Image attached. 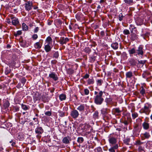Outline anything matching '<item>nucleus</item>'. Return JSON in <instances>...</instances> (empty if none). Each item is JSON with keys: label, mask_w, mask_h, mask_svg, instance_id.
Wrapping results in <instances>:
<instances>
[{"label": "nucleus", "mask_w": 152, "mask_h": 152, "mask_svg": "<svg viewBox=\"0 0 152 152\" xmlns=\"http://www.w3.org/2000/svg\"><path fill=\"white\" fill-rule=\"evenodd\" d=\"M103 92L100 91L98 94L96 95L94 99V102L97 104L100 105L103 102L104 99L102 97Z\"/></svg>", "instance_id": "f257e3e1"}, {"label": "nucleus", "mask_w": 152, "mask_h": 152, "mask_svg": "<svg viewBox=\"0 0 152 152\" xmlns=\"http://www.w3.org/2000/svg\"><path fill=\"white\" fill-rule=\"evenodd\" d=\"M35 132L37 134V137L38 138H40L41 137V135L43 132V130L41 127H37L35 130Z\"/></svg>", "instance_id": "f03ea898"}, {"label": "nucleus", "mask_w": 152, "mask_h": 152, "mask_svg": "<svg viewBox=\"0 0 152 152\" xmlns=\"http://www.w3.org/2000/svg\"><path fill=\"white\" fill-rule=\"evenodd\" d=\"M24 5L26 10L27 11H29L31 10L32 8L33 3L32 1H26Z\"/></svg>", "instance_id": "7ed1b4c3"}, {"label": "nucleus", "mask_w": 152, "mask_h": 152, "mask_svg": "<svg viewBox=\"0 0 152 152\" xmlns=\"http://www.w3.org/2000/svg\"><path fill=\"white\" fill-rule=\"evenodd\" d=\"M69 41V39L68 38L61 37L59 41V42L61 45H63L64 44H66Z\"/></svg>", "instance_id": "20e7f679"}, {"label": "nucleus", "mask_w": 152, "mask_h": 152, "mask_svg": "<svg viewBox=\"0 0 152 152\" xmlns=\"http://www.w3.org/2000/svg\"><path fill=\"white\" fill-rule=\"evenodd\" d=\"M108 141L110 144L113 145L116 144L117 142V139L115 138L110 135L109 137Z\"/></svg>", "instance_id": "39448f33"}, {"label": "nucleus", "mask_w": 152, "mask_h": 152, "mask_svg": "<svg viewBox=\"0 0 152 152\" xmlns=\"http://www.w3.org/2000/svg\"><path fill=\"white\" fill-rule=\"evenodd\" d=\"M70 115L73 118H76L78 117L79 114L77 110H74L71 111Z\"/></svg>", "instance_id": "423d86ee"}, {"label": "nucleus", "mask_w": 152, "mask_h": 152, "mask_svg": "<svg viewBox=\"0 0 152 152\" xmlns=\"http://www.w3.org/2000/svg\"><path fill=\"white\" fill-rule=\"evenodd\" d=\"M136 53L138 55H142L143 54V50L142 47L140 46L136 50Z\"/></svg>", "instance_id": "0eeeda50"}, {"label": "nucleus", "mask_w": 152, "mask_h": 152, "mask_svg": "<svg viewBox=\"0 0 152 152\" xmlns=\"http://www.w3.org/2000/svg\"><path fill=\"white\" fill-rule=\"evenodd\" d=\"M10 18L12 20V24L13 25L15 26L19 23L18 19L17 18L14 17H11Z\"/></svg>", "instance_id": "6e6552de"}, {"label": "nucleus", "mask_w": 152, "mask_h": 152, "mask_svg": "<svg viewBox=\"0 0 152 152\" xmlns=\"http://www.w3.org/2000/svg\"><path fill=\"white\" fill-rule=\"evenodd\" d=\"M49 77L52 78L54 80L56 81L58 79L57 75L54 72H52L49 75Z\"/></svg>", "instance_id": "1a4fd4ad"}, {"label": "nucleus", "mask_w": 152, "mask_h": 152, "mask_svg": "<svg viewBox=\"0 0 152 152\" xmlns=\"http://www.w3.org/2000/svg\"><path fill=\"white\" fill-rule=\"evenodd\" d=\"M70 140H71V138L69 136L64 137L62 140L63 142L66 144L69 143Z\"/></svg>", "instance_id": "9d476101"}, {"label": "nucleus", "mask_w": 152, "mask_h": 152, "mask_svg": "<svg viewBox=\"0 0 152 152\" xmlns=\"http://www.w3.org/2000/svg\"><path fill=\"white\" fill-rule=\"evenodd\" d=\"M131 33H137V29L134 26V25H130V28H129Z\"/></svg>", "instance_id": "9b49d317"}, {"label": "nucleus", "mask_w": 152, "mask_h": 152, "mask_svg": "<svg viewBox=\"0 0 152 152\" xmlns=\"http://www.w3.org/2000/svg\"><path fill=\"white\" fill-rule=\"evenodd\" d=\"M141 110L143 113H145L146 114H148L150 111V109L146 107L145 106H144L143 108H142Z\"/></svg>", "instance_id": "f8f14e48"}, {"label": "nucleus", "mask_w": 152, "mask_h": 152, "mask_svg": "<svg viewBox=\"0 0 152 152\" xmlns=\"http://www.w3.org/2000/svg\"><path fill=\"white\" fill-rule=\"evenodd\" d=\"M133 76V73L132 72L129 71L127 72L126 74V78H131Z\"/></svg>", "instance_id": "ddd939ff"}, {"label": "nucleus", "mask_w": 152, "mask_h": 152, "mask_svg": "<svg viewBox=\"0 0 152 152\" xmlns=\"http://www.w3.org/2000/svg\"><path fill=\"white\" fill-rule=\"evenodd\" d=\"M46 42L45 44L49 45L52 43V40L51 37H48L46 40Z\"/></svg>", "instance_id": "4468645a"}, {"label": "nucleus", "mask_w": 152, "mask_h": 152, "mask_svg": "<svg viewBox=\"0 0 152 152\" xmlns=\"http://www.w3.org/2000/svg\"><path fill=\"white\" fill-rule=\"evenodd\" d=\"M132 34L131 35V39L133 40H134L136 39L137 38V36L136 35V34L137 33H131Z\"/></svg>", "instance_id": "2eb2a0df"}, {"label": "nucleus", "mask_w": 152, "mask_h": 152, "mask_svg": "<svg viewBox=\"0 0 152 152\" xmlns=\"http://www.w3.org/2000/svg\"><path fill=\"white\" fill-rule=\"evenodd\" d=\"M44 48L47 52H48L50 51L51 49V48L49 45L47 44H45Z\"/></svg>", "instance_id": "dca6fc26"}, {"label": "nucleus", "mask_w": 152, "mask_h": 152, "mask_svg": "<svg viewBox=\"0 0 152 152\" xmlns=\"http://www.w3.org/2000/svg\"><path fill=\"white\" fill-rule=\"evenodd\" d=\"M111 47L114 50L117 49L118 47V44L117 42L113 43L111 45Z\"/></svg>", "instance_id": "f3484780"}, {"label": "nucleus", "mask_w": 152, "mask_h": 152, "mask_svg": "<svg viewBox=\"0 0 152 152\" xmlns=\"http://www.w3.org/2000/svg\"><path fill=\"white\" fill-rule=\"evenodd\" d=\"M129 63L132 66H134L136 65L137 62L133 59H131L129 61Z\"/></svg>", "instance_id": "a211bd4d"}, {"label": "nucleus", "mask_w": 152, "mask_h": 152, "mask_svg": "<svg viewBox=\"0 0 152 152\" xmlns=\"http://www.w3.org/2000/svg\"><path fill=\"white\" fill-rule=\"evenodd\" d=\"M142 126L143 128L145 129H147L149 128V124L147 123L144 122L142 124Z\"/></svg>", "instance_id": "6ab92c4d"}, {"label": "nucleus", "mask_w": 152, "mask_h": 152, "mask_svg": "<svg viewBox=\"0 0 152 152\" xmlns=\"http://www.w3.org/2000/svg\"><path fill=\"white\" fill-rule=\"evenodd\" d=\"M80 111H83L84 110V105H81L77 108Z\"/></svg>", "instance_id": "aec40b11"}, {"label": "nucleus", "mask_w": 152, "mask_h": 152, "mask_svg": "<svg viewBox=\"0 0 152 152\" xmlns=\"http://www.w3.org/2000/svg\"><path fill=\"white\" fill-rule=\"evenodd\" d=\"M59 98L61 101H63L66 99V96L65 94H62L59 95Z\"/></svg>", "instance_id": "412c9836"}, {"label": "nucleus", "mask_w": 152, "mask_h": 152, "mask_svg": "<svg viewBox=\"0 0 152 152\" xmlns=\"http://www.w3.org/2000/svg\"><path fill=\"white\" fill-rule=\"evenodd\" d=\"M130 141V139L128 137H127L124 140V143L127 145H129V142Z\"/></svg>", "instance_id": "4be33fe9"}, {"label": "nucleus", "mask_w": 152, "mask_h": 152, "mask_svg": "<svg viewBox=\"0 0 152 152\" xmlns=\"http://www.w3.org/2000/svg\"><path fill=\"white\" fill-rule=\"evenodd\" d=\"M22 28L23 30L26 31L28 29V27L24 23H23L22 25Z\"/></svg>", "instance_id": "5701e85b"}, {"label": "nucleus", "mask_w": 152, "mask_h": 152, "mask_svg": "<svg viewBox=\"0 0 152 152\" xmlns=\"http://www.w3.org/2000/svg\"><path fill=\"white\" fill-rule=\"evenodd\" d=\"M87 82L88 83L89 85L93 84L94 83V80L93 78L91 79H89L88 80Z\"/></svg>", "instance_id": "b1692460"}, {"label": "nucleus", "mask_w": 152, "mask_h": 152, "mask_svg": "<svg viewBox=\"0 0 152 152\" xmlns=\"http://www.w3.org/2000/svg\"><path fill=\"white\" fill-rule=\"evenodd\" d=\"M129 53L130 54H133L136 53V50H135L134 48H133L131 50L129 51Z\"/></svg>", "instance_id": "393cba45"}, {"label": "nucleus", "mask_w": 152, "mask_h": 152, "mask_svg": "<svg viewBox=\"0 0 152 152\" xmlns=\"http://www.w3.org/2000/svg\"><path fill=\"white\" fill-rule=\"evenodd\" d=\"M84 141L83 138L82 137H78L77 139V142L79 143H82Z\"/></svg>", "instance_id": "a878e982"}, {"label": "nucleus", "mask_w": 152, "mask_h": 152, "mask_svg": "<svg viewBox=\"0 0 152 152\" xmlns=\"http://www.w3.org/2000/svg\"><path fill=\"white\" fill-rule=\"evenodd\" d=\"M143 134L144 135L145 137L146 138H148L150 137V135L147 132H145Z\"/></svg>", "instance_id": "bb28decb"}, {"label": "nucleus", "mask_w": 152, "mask_h": 152, "mask_svg": "<svg viewBox=\"0 0 152 152\" xmlns=\"http://www.w3.org/2000/svg\"><path fill=\"white\" fill-rule=\"evenodd\" d=\"M125 3L128 4H130L133 3V0H124Z\"/></svg>", "instance_id": "cd10ccee"}, {"label": "nucleus", "mask_w": 152, "mask_h": 152, "mask_svg": "<svg viewBox=\"0 0 152 152\" xmlns=\"http://www.w3.org/2000/svg\"><path fill=\"white\" fill-rule=\"evenodd\" d=\"M132 118L134 119L138 116V114L137 113L134 112L132 114Z\"/></svg>", "instance_id": "c85d7f7f"}, {"label": "nucleus", "mask_w": 152, "mask_h": 152, "mask_svg": "<svg viewBox=\"0 0 152 152\" xmlns=\"http://www.w3.org/2000/svg\"><path fill=\"white\" fill-rule=\"evenodd\" d=\"M35 47L36 48L39 49L41 48V46L40 45V44L39 42H37L34 45Z\"/></svg>", "instance_id": "c756f323"}, {"label": "nucleus", "mask_w": 152, "mask_h": 152, "mask_svg": "<svg viewBox=\"0 0 152 152\" xmlns=\"http://www.w3.org/2000/svg\"><path fill=\"white\" fill-rule=\"evenodd\" d=\"M145 90L142 87L141 89L140 90V93L142 95H144L145 94Z\"/></svg>", "instance_id": "7c9ffc66"}, {"label": "nucleus", "mask_w": 152, "mask_h": 152, "mask_svg": "<svg viewBox=\"0 0 152 152\" xmlns=\"http://www.w3.org/2000/svg\"><path fill=\"white\" fill-rule=\"evenodd\" d=\"M21 107L22 108L25 110H26L28 109V107L26 105L23 104H21Z\"/></svg>", "instance_id": "2f4dec72"}, {"label": "nucleus", "mask_w": 152, "mask_h": 152, "mask_svg": "<svg viewBox=\"0 0 152 152\" xmlns=\"http://www.w3.org/2000/svg\"><path fill=\"white\" fill-rule=\"evenodd\" d=\"M123 33L125 35H128L130 34V32L128 30L125 29L123 31Z\"/></svg>", "instance_id": "473e14b6"}, {"label": "nucleus", "mask_w": 152, "mask_h": 152, "mask_svg": "<svg viewBox=\"0 0 152 152\" xmlns=\"http://www.w3.org/2000/svg\"><path fill=\"white\" fill-rule=\"evenodd\" d=\"M124 16L123 15L122 13H121L118 16L119 20L121 21L123 20Z\"/></svg>", "instance_id": "72a5a7b5"}, {"label": "nucleus", "mask_w": 152, "mask_h": 152, "mask_svg": "<svg viewBox=\"0 0 152 152\" xmlns=\"http://www.w3.org/2000/svg\"><path fill=\"white\" fill-rule=\"evenodd\" d=\"M9 104H10L9 102H8L7 101L4 103V106L5 108H6L9 106Z\"/></svg>", "instance_id": "f704fd0d"}, {"label": "nucleus", "mask_w": 152, "mask_h": 152, "mask_svg": "<svg viewBox=\"0 0 152 152\" xmlns=\"http://www.w3.org/2000/svg\"><path fill=\"white\" fill-rule=\"evenodd\" d=\"M102 82L103 81L101 79L98 80L97 81V84L98 86H100L102 85Z\"/></svg>", "instance_id": "c9c22d12"}, {"label": "nucleus", "mask_w": 152, "mask_h": 152, "mask_svg": "<svg viewBox=\"0 0 152 152\" xmlns=\"http://www.w3.org/2000/svg\"><path fill=\"white\" fill-rule=\"evenodd\" d=\"M59 56V53L58 51L56 52L54 55L53 57L56 58H57Z\"/></svg>", "instance_id": "e433bc0d"}, {"label": "nucleus", "mask_w": 152, "mask_h": 152, "mask_svg": "<svg viewBox=\"0 0 152 152\" xmlns=\"http://www.w3.org/2000/svg\"><path fill=\"white\" fill-rule=\"evenodd\" d=\"M84 51L86 53H89L91 51V50L89 48H85Z\"/></svg>", "instance_id": "4c0bfd02"}, {"label": "nucleus", "mask_w": 152, "mask_h": 152, "mask_svg": "<svg viewBox=\"0 0 152 152\" xmlns=\"http://www.w3.org/2000/svg\"><path fill=\"white\" fill-rule=\"evenodd\" d=\"M145 106L146 107L148 108L149 109L151 108V105L148 103H147L145 104Z\"/></svg>", "instance_id": "58836bf2"}, {"label": "nucleus", "mask_w": 152, "mask_h": 152, "mask_svg": "<svg viewBox=\"0 0 152 152\" xmlns=\"http://www.w3.org/2000/svg\"><path fill=\"white\" fill-rule=\"evenodd\" d=\"M101 113L103 116H105L107 113V112L106 110H101Z\"/></svg>", "instance_id": "ea45409f"}, {"label": "nucleus", "mask_w": 152, "mask_h": 152, "mask_svg": "<svg viewBox=\"0 0 152 152\" xmlns=\"http://www.w3.org/2000/svg\"><path fill=\"white\" fill-rule=\"evenodd\" d=\"M146 61L143 60V61H138V63L140 64H142V66H143L144 64L145 63Z\"/></svg>", "instance_id": "a19ab883"}, {"label": "nucleus", "mask_w": 152, "mask_h": 152, "mask_svg": "<svg viewBox=\"0 0 152 152\" xmlns=\"http://www.w3.org/2000/svg\"><path fill=\"white\" fill-rule=\"evenodd\" d=\"M84 91L85 94L86 95H88L89 94V90L87 89H84Z\"/></svg>", "instance_id": "79ce46f5"}, {"label": "nucleus", "mask_w": 152, "mask_h": 152, "mask_svg": "<svg viewBox=\"0 0 152 152\" xmlns=\"http://www.w3.org/2000/svg\"><path fill=\"white\" fill-rule=\"evenodd\" d=\"M26 80L24 78H23L21 80V82L23 84H24L26 83Z\"/></svg>", "instance_id": "37998d69"}, {"label": "nucleus", "mask_w": 152, "mask_h": 152, "mask_svg": "<svg viewBox=\"0 0 152 152\" xmlns=\"http://www.w3.org/2000/svg\"><path fill=\"white\" fill-rule=\"evenodd\" d=\"M22 32L20 31H17L16 34H15V36H17L18 35H20L21 34Z\"/></svg>", "instance_id": "c03bdc74"}, {"label": "nucleus", "mask_w": 152, "mask_h": 152, "mask_svg": "<svg viewBox=\"0 0 152 152\" xmlns=\"http://www.w3.org/2000/svg\"><path fill=\"white\" fill-rule=\"evenodd\" d=\"M98 112L97 111H95L94 114V118H97L98 116Z\"/></svg>", "instance_id": "a18cd8bd"}, {"label": "nucleus", "mask_w": 152, "mask_h": 152, "mask_svg": "<svg viewBox=\"0 0 152 152\" xmlns=\"http://www.w3.org/2000/svg\"><path fill=\"white\" fill-rule=\"evenodd\" d=\"M45 115L48 116H50L51 114V113L50 111H47L45 113Z\"/></svg>", "instance_id": "49530a36"}, {"label": "nucleus", "mask_w": 152, "mask_h": 152, "mask_svg": "<svg viewBox=\"0 0 152 152\" xmlns=\"http://www.w3.org/2000/svg\"><path fill=\"white\" fill-rule=\"evenodd\" d=\"M98 152H102V148L100 147H98L96 148Z\"/></svg>", "instance_id": "de8ad7c7"}, {"label": "nucleus", "mask_w": 152, "mask_h": 152, "mask_svg": "<svg viewBox=\"0 0 152 152\" xmlns=\"http://www.w3.org/2000/svg\"><path fill=\"white\" fill-rule=\"evenodd\" d=\"M38 37L37 35V34H35L33 35L32 38L34 39H36Z\"/></svg>", "instance_id": "09e8293b"}, {"label": "nucleus", "mask_w": 152, "mask_h": 152, "mask_svg": "<svg viewBox=\"0 0 152 152\" xmlns=\"http://www.w3.org/2000/svg\"><path fill=\"white\" fill-rule=\"evenodd\" d=\"M109 151L110 152H115V150L112 147L109 149Z\"/></svg>", "instance_id": "8fccbe9b"}, {"label": "nucleus", "mask_w": 152, "mask_h": 152, "mask_svg": "<svg viewBox=\"0 0 152 152\" xmlns=\"http://www.w3.org/2000/svg\"><path fill=\"white\" fill-rule=\"evenodd\" d=\"M142 143L140 140H138L136 142V145H140Z\"/></svg>", "instance_id": "3c124183"}, {"label": "nucleus", "mask_w": 152, "mask_h": 152, "mask_svg": "<svg viewBox=\"0 0 152 152\" xmlns=\"http://www.w3.org/2000/svg\"><path fill=\"white\" fill-rule=\"evenodd\" d=\"M112 148L115 150L116 149L118 148V146L117 144L115 145Z\"/></svg>", "instance_id": "603ef678"}, {"label": "nucleus", "mask_w": 152, "mask_h": 152, "mask_svg": "<svg viewBox=\"0 0 152 152\" xmlns=\"http://www.w3.org/2000/svg\"><path fill=\"white\" fill-rule=\"evenodd\" d=\"M115 111L116 113H119L121 112L119 108H116L115 109Z\"/></svg>", "instance_id": "864d4df0"}, {"label": "nucleus", "mask_w": 152, "mask_h": 152, "mask_svg": "<svg viewBox=\"0 0 152 152\" xmlns=\"http://www.w3.org/2000/svg\"><path fill=\"white\" fill-rule=\"evenodd\" d=\"M39 30V28L38 27H36L34 30V32L35 33H37Z\"/></svg>", "instance_id": "5fc2aeb1"}, {"label": "nucleus", "mask_w": 152, "mask_h": 152, "mask_svg": "<svg viewBox=\"0 0 152 152\" xmlns=\"http://www.w3.org/2000/svg\"><path fill=\"white\" fill-rule=\"evenodd\" d=\"M89 77V75L87 74H86L84 75L83 78H84L86 79V78H88Z\"/></svg>", "instance_id": "6e6d98bb"}, {"label": "nucleus", "mask_w": 152, "mask_h": 152, "mask_svg": "<svg viewBox=\"0 0 152 152\" xmlns=\"http://www.w3.org/2000/svg\"><path fill=\"white\" fill-rule=\"evenodd\" d=\"M138 150L139 151L143 150V149L142 148V147L141 146H139V147L138 148Z\"/></svg>", "instance_id": "4d7b16f0"}, {"label": "nucleus", "mask_w": 152, "mask_h": 152, "mask_svg": "<svg viewBox=\"0 0 152 152\" xmlns=\"http://www.w3.org/2000/svg\"><path fill=\"white\" fill-rule=\"evenodd\" d=\"M10 72V70H7L5 71V73L6 74H8Z\"/></svg>", "instance_id": "13d9d810"}, {"label": "nucleus", "mask_w": 152, "mask_h": 152, "mask_svg": "<svg viewBox=\"0 0 152 152\" xmlns=\"http://www.w3.org/2000/svg\"><path fill=\"white\" fill-rule=\"evenodd\" d=\"M56 62H57V61L56 60H53V61H52L51 62L52 64H55Z\"/></svg>", "instance_id": "bf43d9fd"}, {"label": "nucleus", "mask_w": 152, "mask_h": 152, "mask_svg": "<svg viewBox=\"0 0 152 152\" xmlns=\"http://www.w3.org/2000/svg\"><path fill=\"white\" fill-rule=\"evenodd\" d=\"M15 144L16 143H15V142L13 141V142L12 143L11 145L12 146H14L15 145Z\"/></svg>", "instance_id": "052dcab7"}, {"label": "nucleus", "mask_w": 152, "mask_h": 152, "mask_svg": "<svg viewBox=\"0 0 152 152\" xmlns=\"http://www.w3.org/2000/svg\"><path fill=\"white\" fill-rule=\"evenodd\" d=\"M100 34L102 36H104V32L103 31H101L100 32Z\"/></svg>", "instance_id": "680f3d73"}, {"label": "nucleus", "mask_w": 152, "mask_h": 152, "mask_svg": "<svg viewBox=\"0 0 152 152\" xmlns=\"http://www.w3.org/2000/svg\"><path fill=\"white\" fill-rule=\"evenodd\" d=\"M123 123H124L126 125H127L128 124V122L127 121H124L123 122Z\"/></svg>", "instance_id": "e2e57ef3"}, {"label": "nucleus", "mask_w": 152, "mask_h": 152, "mask_svg": "<svg viewBox=\"0 0 152 152\" xmlns=\"http://www.w3.org/2000/svg\"><path fill=\"white\" fill-rule=\"evenodd\" d=\"M94 94H95L96 95L98 94V92H96V91H95L94 92Z\"/></svg>", "instance_id": "0e129e2a"}, {"label": "nucleus", "mask_w": 152, "mask_h": 152, "mask_svg": "<svg viewBox=\"0 0 152 152\" xmlns=\"http://www.w3.org/2000/svg\"><path fill=\"white\" fill-rule=\"evenodd\" d=\"M104 2V1L103 0H101L100 3H102V2Z\"/></svg>", "instance_id": "69168bd1"}, {"label": "nucleus", "mask_w": 152, "mask_h": 152, "mask_svg": "<svg viewBox=\"0 0 152 152\" xmlns=\"http://www.w3.org/2000/svg\"><path fill=\"white\" fill-rule=\"evenodd\" d=\"M13 142V140H12L10 141V143H12Z\"/></svg>", "instance_id": "338daca9"}, {"label": "nucleus", "mask_w": 152, "mask_h": 152, "mask_svg": "<svg viewBox=\"0 0 152 152\" xmlns=\"http://www.w3.org/2000/svg\"><path fill=\"white\" fill-rule=\"evenodd\" d=\"M97 8L98 9H100L101 8V7L100 5L98 6L97 7Z\"/></svg>", "instance_id": "774afa93"}]
</instances>
